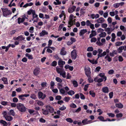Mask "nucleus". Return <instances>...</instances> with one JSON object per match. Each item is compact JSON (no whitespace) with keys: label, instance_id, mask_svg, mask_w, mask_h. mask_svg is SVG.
I'll list each match as a JSON object with an SVG mask.
<instances>
[{"label":"nucleus","instance_id":"f257e3e1","mask_svg":"<svg viewBox=\"0 0 126 126\" xmlns=\"http://www.w3.org/2000/svg\"><path fill=\"white\" fill-rule=\"evenodd\" d=\"M98 54L97 55V60H98L100 57H104L106 55L107 53H108L110 52V50L109 49H106V51H104L102 53L103 50L100 49H98Z\"/></svg>","mask_w":126,"mask_h":126},{"label":"nucleus","instance_id":"f03ea898","mask_svg":"<svg viewBox=\"0 0 126 126\" xmlns=\"http://www.w3.org/2000/svg\"><path fill=\"white\" fill-rule=\"evenodd\" d=\"M56 70L57 73L59 74L60 76H62L63 78L66 77V73L62 68L57 67L56 68Z\"/></svg>","mask_w":126,"mask_h":126},{"label":"nucleus","instance_id":"7ed1b4c3","mask_svg":"<svg viewBox=\"0 0 126 126\" xmlns=\"http://www.w3.org/2000/svg\"><path fill=\"white\" fill-rule=\"evenodd\" d=\"M16 107L19 111L22 112H25L27 109L23 104L20 103L17 104Z\"/></svg>","mask_w":126,"mask_h":126},{"label":"nucleus","instance_id":"20e7f679","mask_svg":"<svg viewBox=\"0 0 126 126\" xmlns=\"http://www.w3.org/2000/svg\"><path fill=\"white\" fill-rule=\"evenodd\" d=\"M1 9L3 12V15L4 16L6 17L12 14L10 11L8 10L7 8H1Z\"/></svg>","mask_w":126,"mask_h":126},{"label":"nucleus","instance_id":"39448f33","mask_svg":"<svg viewBox=\"0 0 126 126\" xmlns=\"http://www.w3.org/2000/svg\"><path fill=\"white\" fill-rule=\"evenodd\" d=\"M77 51L75 49H74L71 52V56L73 59H75L77 56Z\"/></svg>","mask_w":126,"mask_h":126},{"label":"nucleus","instance_id":"423d86ee","mask_svg":"<svg viewBox=\"0 0 126 126\" xmlns=\"http://www.w3.org/2000/svg\"><path fill=\"white\" fill-rule=\"evenodd\" d=\"M85 70L86 75L88 77H90L91 74L90 68L88 67H85Z\"/></svg>","mask_w":126,"mask_h":126},{"label":"nucleus","instance_id":"0eeeda50","mask_svg":"<svg viewBox=\"0 0 126 126\" xmlns=\"http://www.w3.org/2000/svg\"><path fill=\"white\" fill-rule=\"evenodd\" d=\"M46 109L48 110V112L52 113L54 112V110L53 108L50 106H46Z\"/></svg>","mask_w":126,"mask_h":126},{"label":"nucleus","instance_id":"6e6552de","mask_svg":"<svg viewBox=\"0 0 126 126\" xmlns=\"http://www.w3.org/2000/svg\"><path fill=\"white\" fill-rule=\"evenodd\" d=\"M38 96L39 98H41L43 99H44L46 96L45 94H44L41 92H39L38 93Z\"/></svg>","mask_w":126,"mask_h":126},{"label":"nucleus","instance_id":"1a4fd4ad","mask_svg":"<svg viewBox=\"0 0 126 126\" xmlns=\"http://www.w3.org/2000/svg\"><path fill=\"white\" fill-rule=\"evenodd\" d=\"M40 72V69L38 67L36 68L34 70L33 73L35 76L38 75Z\"/></svg>","mask_w":126,"mask_h":126},{"label":"nucleus","instance_id":"9d476101","mask_svg":"<svg viewBox=\"0 0 126 126\" xmlns=\"http://www.w3.org/2000/svg\"><path fill=\"white\" fill-rule=\"evenodd\" d=\"M105 74L104 73H99L98 76L101 78H102L104 79V81L105 82L107 80V77L105 76Z\"/></svg>","mask_w":126,"mask_h":126},{"label":"nucleus","instance_id":"9b49d317","mask_svg":"<svg viewBox=\"0 0 126 126\" xmlns=\"http://www.w3.org/2000/svg\"><path fill=\"white\" fill-rule=\"evenodd\" d=\"M58 64L60 66L62 67L63 65L65 64L64 61H63L61 59H60L58 62Z\"/></svg>","mask_w":126,"mask_h":126},{"label":"nucleus","instance_id":"f8f14e48","mask_svg":"<svg viewBox=\"0 0 126 126\" xmlns=\"http://www.w3.org/2000/svg\"><path fill=\"white\" fill-rule=\"evenodd\" d=\"M87 32V30L86 29H83L80 30L79 33V35L80 36H81L84 34L85 33Z\"/></svg>","mask_w":126,"mask_h":126},{"label":"nucleus","instance_id":"ddd939ff","mask_svg":"<svg viewBox=\"0 0 126 126\" xmlns=\"http://www.w3.org/2000/svg\"><path fill=\"white\" fill-rule=\"evenodd\" d=\"M105 19L102 17H100L96 20V22L98 23H102L104 21Z\"/></svg>","mask_w":126,"mask_h":126},{"label":"nucleus","instance_id":"4468645a","mask_svg":"<svg viewBox=\"0 0 126 126\" xmlns=\"http://www.w3.org/2000/svg\"><path fill=\"white\" fill-rule=\"evenodd\" d=\"M25 39V37H23L22 35L18 36L16 37V40L18 41H19L21 42L22 40H24Z\"/></svg>","mask_w":126,"mask_h":126},{"label":"nucleus","instance_id":"2eb2a0df","mask_svg":"<svg viewBox=\"0 0 126 126\" xmlns=\"http://www.w3.org/2000/svg\"><path fill=\"white\" fill-rule=\"evenodd\" d=\"M102 92L105 93H108L109 92V89L108 87H105L102 89Z\"/></svg>","mask_w":126,"mask_h":126},{"label":"nucleus","instance_id":"dca6fc26","mask_svg":"<svg viewBox=\"0 0 126 126\" xmlns=\"http://www.w3.org/2000/svg\"><path fill=\"white\" fill-rule=\"evenodd\" d=\"M66 52L65 50V49L64 47H63L61 49L60 52V54L61 55H64L66 54Z\"/></svg>","mask_w":126,"mask_h":126},{"label":"nucleus","instance_id":"f3484780","mask_svg":"<svg viewBox=\"0 0 126 126\" xmlns=\"http://www.w3.org/2000/svg\"><path fill=\"white\" fill-rule=\"evenodd\" d=\"M48 34V33L47 32H46L45 30H43L40 33L39 35L40 36H43L45 35H47Z\"/></svg>","mask_w":126,"mask_h":126},{"label":"nucleus","instance_id":"a211bd4d","mask_svg":"<svg viewBox=\"0 0 126 126\" xmlns=\"http://www.w3.org/2000/svg\"><path fill=\"white\" fill-rule=\"evenodd\" d=\"M106 55L105 57V59L109 62H111L112 60V58L110 57L108 54H106Z\"/></svg>","mask_w":126,"mask_h":126},{"label":"nucleus","instance_id":"6ab92c4d","mask_svg":"<svg viewBox=\"0 0 126 126\" xmlns=\"http://www.w3.org/2000/svg\"><path fill=\"white\" fill-rule=\"evenodd\" d=\"M76 7L75 6H73L69 8L68 9V12L70 13H72L75 10Z\"/></svg>","mask_w":126,"mask_h":126},{"label":"nucleus","instance_id":"aec40b11","mask_svg":"<svg viewBox=\"0 0 126 126\" xmlns=\"http://www.w3.org/2000/svg\"><path fill=\"white\" fill-rule=\"evenodd\" d=\"M15 114L14 111L13 110H10L9 112L8 113V114L10 116L12 115L13 116L15 115Z\"/></svg>","mask_w":126,"mask_h":126},{"label":"nucleus","instance_id":"412c9836","mask_svg":"<svg viewBox=\"0 0 126 126\" xmlns=\"http://www.w3.org/2000/svg\"><path fill=\"white\" fill-rule=\"evenodd\" d=\"M112 31L113 30H111V29L109 28H107L105 29V31L108 34H110Z\"/></svg>","mask_w":126,"mask_h":126},{"label":"nucleus","instance_id":"4be33fe9","mask_svg":"<svg viewBox=\"0 0 126 126\" xmlns=\"http://www.w3.org/2000/svg\"><path fill=\"white\" fill-rule=\"evenodd\" d=\"M25 18H24L22 17L21 18L20 17H19L17 19L18 23V24H20L21 23H23L25 20Z\"/></svg>","mask_w":126,"mask_h":126},{"label":"nucleus","instance_id":"5701e85b","mask_svg":"<svg viewBox=\"0 0 126 126\" xmlns=\"http://www.w3.org/2000/svg\"><path fill=\"white\" fill-rule=\"evenodd\" d=\"M5 119L7 121H12L13 119V117L10 116V115H8L6 117H5Z\"/></svg>","mask_w":126,"mask_h":126},{"label":"nucleus","instance_id":"b1692460","mask_svg":"<svg viewBox=\"0 0 126 126\" xmlns=\"http://www.w3.org/2000/svg\"><path fill=\"white\" fill-rule=\"evenodd\" d=\"M59 91L61 94L64 95H66L67 94V93L65 91L63 88L60 89Z\"/></svg>","mask_w":126,"mask_h":126},{"label":"nucleus","instance_id":"393cba45","mask_svg":"<svg viewBox=\"0 0 126 126\" xmlns=\"http://www.w3.org/2000/svg\"><path fill=\"white\" fill-rule=\"evenodd\" d=\"M118 13V11L117 10H115L114 12H110V15L112 16H113L117 14Z\"/></svg>","mask_w":126,"mask_h":126},{"label":"nucleus","instance_id":"a878e982","mask_svg":"<svg viewBox=\"0 0 126 126\" xmlns=\"http://www.w3.org/2000/svg\"><path fill=\"white\" fill-rule=\"evenodd\" d=\"M106 35V33L105 32H103L100 33L99 35V36L100 38L105 37Z\"/></svg>","mask_w":126,"mask_h":126},{"label":"nucleus","instance_id":"bb28decb","mask_svg":"<svg viewBox=\"0 0 126 126\" xmlns=\"http://www.w3.org/2000/svg\"><path fill=\"white\" fill-rule=\"evenodd\" d=\"M111 41L112 42H114L115 40V38L116 37V36L115 34L114 33H112L111 35Z\"/></svg>","mask_w":126,"mask_h":126},{"label":"nucleus","instance_id":"cd10ccee","mask_svg":"<svg viewBox=\"0 0 126 126\" xmlns=\"http://www.w3.org/2000/svg\"><path fill=\"white\" fill-rule=\"evenodd\" d=\"M117 52L116 50H113L112 52L110 53V55L111 57H113L114 56L115 54H117Z\"/></svg>","mask_w":126,"mask_h":126},{"label":"nucleus","instance_id":"c85d7f7f","mask_svg":"<svg viewBox=\"0 0 126 126\" xmlns=\"http://www.w3.org/2000/svg\"><path fill=\"white\" fill-rule=\"evenodd\" d=\"M0 123L1 125H3V126H7V123L2 120H0Z\"/></svg>","mask_w":126,"mask_h":126},{"label":"nucleus","instance_id":"c756f323","mask_svg":"<svg viewBox=\"0 0 126 126\" xmlns=\"http://www.w3.org/2000/svg\"><path fill=\"white\" fill-rule=\"evenodd\" d=\"M74 19V20H69V21L68 22V24L70 25V26H68V27H70L71 26L73 25L74 23H75V20Z\"/></svg>","mask_w":126,"mask_h":126},{"label":"nucleus","instance_id":"7c9ffc66","mask_svg":"<svg viewBox=\"0 0 126 126\" xmlns=\"http://www.w3.org/2000/svg\"><path fill=\"white\" fill-rule=\"evenodd\" d=\"M96 35V32L94 30H92L91 31V33L90 34L89 37L91 38L93 36H95Z\"/></svg>","mask_w":126,"mask_h":126},{"label":"nucleus","instance_id":"2f4dec72","mask_svg":"<svg viewBox=\"0 0 126 126\" xmlns=\"http://www.w3.org/2000/svg\"><path fill=\"white\" fill-rule=\"evenodd\" d=\"M35 10H33L32 9H31L28 11L27 13L29 15H30L32 13V15L33 16L35 14Z\"/></svg>","mask_w":126,"mask_h":126},{"label":"nucleus","instance_id":"473e14b6","mask_svg":"<svg viewBox=\"0 0 126 126\" xmlns=\"http://www.w3.org/2000/svg\"><path fill=\"white\" fill-rule=\"evenodd\" d=\"M25 56L26 57H28L29 59H32L33 58L32 55H30L28 53H26Z\"/></svg>","mask_w":126,"mask_h":126},{"label":"nucleus","instance_id":"72a5a7b5","mask_svg":"<svg viewBox=\"0 0 126 126\" xmlns=\"http://www.w3.org/2000/svg\"><path fill=\"white\" fill-rule=\"evenodd\" d=\"M88 60L89 61V62L92 64H97V62L96 60L94 61V60L93 59L92 60H90L89 59H88Z\"/></svg>","mask_w":126,"mask_h":126},{"label":"nucleus","instance_id":"f704fd0d","mask_svg":"<svg viewBox=\"0 0 126 126\" xmlns=\"http://www.w3.org/2000/svg\"><path fill=\"white\" fill-rule=\"evenodd\" d=\"M98 119H99L100 121H102L105 122L107 121V120H105L104 117L102 116H100L98 117Z\"/></svg>","mask_w":126,"mask_h":126},{"label":"nucleus","instance_id":"c9c22d12","mask_svg":"<svg viewBox=\"0 0 126 126\" xmlns=\"http://www.w3.org/2000/svg\"><path fill=\"white\" fill-rule=\"evenodd\" d=\"M116 106L119 108H122L123 107V106L121 103L116 104H115Z\"/></svg>","mask_w":126,"mask_h":126},{"label":"nucleus","instance_id":"e433bc0d","mask_svg":"<svg viewBox=\"0 0 126 126\" xmlns=\"http://www.w3.org/2000/svg\"><path fill=\"white\" fill-rule=\"evenodd\" d=\"M2 80L3 81L4 84H7L8 83L7 79L6 78L3 77L2 79Z\"/></svg>","mask_w":126,"mask_h":126},{"label":"nucleus","instance_id":"4c0bfd02","mask_svg":"<svg viewBox=\"0 0 126 126\" xmlns=\"http://www.w3.org/2000/svg\"><path fill=\"white\" fill-rule=\"evenodd\" d=\"M61 111L60 110L57 111L56 113L58 114L57 115H56V118H59L61 115L60 114Z\"/></svg>","mask_w":126,"mask_h":126},{"label":"nucleus","instance_id":"58836bf2","mask_svg":"<svg viewBox=\"0 0 126 126\" xmlns=\"http://www.w3.org/2000/svg\"><path fill=\"white\" fill-rule=\"evenodd\" d=\"M74 94V92L72 90H70L67 93V94H68L69 95H72Z\"/></svg>","mask_w":126,"mask_h":126},{"label":"nucleus","instance_id":"ea45409f","mask_svg":"<svg viewBox=\"0 0 126 126\" xmlns=\"http://www.w3.org/2000/svg\"><path fill=\"white\" fill-rule=\"evenodd\" d=\"M0 103L3 106L9 105L8 104V102L5 101H1Z\"/></svg>","mask_w":126,"mask_h":126},{"label":"nucleus","instance_id":"a19ab883","mask_svg":"<svg viewBox=\"0 0 126 126\" xmlns=\"http://www.w3.org/2000/svg\"><path fill=\"white\" fill-rule=\"evenodd\" d=\"M92 16H93L94 17H93L92 18L93 19L94 18L96 19L98 18L99 17V15L98 14H96L95 15H92Z\"/></svg>","mask_w":126,"mask_h":126},{"label":"nucleus","instance_id":"79ce46f5","mask_svg":"<svg viewBox=\"0 0 126 126\" xmlns=\"http://www.w3.org/2000/svg\"><path fill=\"white\" fill-rule=\"evenodd\" d=\"M89 94L93 97H94L95 96V94L93 91H90L89 92Z\"/></svg>","mask_w":126,"mask_h":126},{"label":"nucleus","instance_id":"37998d69","mask_svg":"<svg viewBox=\"0 0 126 126\" xmlns=\"http://www.w3.org/2000/svg\"><path fill=\"white\" fill-rule=\"evenodd\" d=\"M87 119H85L84 120H82V123L83 124V125H85L88 124V123L87 122Z\"/></svg>","mask_w":126,"mask_h":126},{"label":"nucleus","instance_id":"c03bdc74","mask_svg":"<svg viewBox=\"0 0 126 126\" xmlns=\"http://www.w3.org/2000/svg\"><path fill=\"white\" fill-rule=\"evenodd\" d=\"M104 30L101 28L98 29L97 30V32L98 33H101L104 32Z\"/></svg>","mask_w":126,"mask_h":126},{"label":"nucleus","instance_id":"a18cd8bd","mask_svg":"<svg viewBox=\"0 0 126 126\" xmlns=\"http://www.w3.org/2000/svg\"><path fill=\"white\" fill-rule=\"evenodd\" d=\"M42 110L43 111V113L44 114L47 115L48 114V110H44V109H43Z\"/></svg>","mask_w":126,"mask_h":126},{"label":"nucleus","instance_id":"49530a36","mask_svg":"<svg viewBox=\"0 0 126 126\" xmlns=\"http://www.w3.org/2000/svg\"><path fill=\"white\" fill-rule=\"evenodd\" d=\"M30 97L34 99H35L37 98L36 95L34 94H31Z\"/></svg>","mask_w":126,"mask_h":126},{"label":"nucleus","instance_id":"de8ad7c7","mask_svg":"<svg viewBox=\"0 0 126 126\" xmlns=\"http://www.w3.org/2000/svg\"><path fill=\"white\" fill-rule=\"evenodd\" d=\"M85 12V9L81 8L80 10V13L81 14L83 15Z\"/></svg>","mask_w":126,"mask_h":126},{"label":"nucleus","instance_id":"09e8293b","mask_svg":"<svg viewBox=\"0 0 126 126\" xmlns=\"http://www.w3.org/2000/svg\"><path fill=\"white\" fill-rule=\"evenodd\" d=\"M123 50V46H121L119 47L118 49V52L121 53L122 52V50Z\"/></svg>","mask_w":126,"mask_h":126},{"label":"nucleus","instance_id":"8fccbe9b","mask_svg":"<svg viewBox=\"0 0 126 126\" xmlns=\"http://www.w3.org/2000/svg\"><path fill=\"white\" fill-rule=\"evenodd\" d=\"M76 17L74 16L73 14H71L69 17V20H73V19L75 18Z\"/></svg>","mask_w":126,"mask_h":126},{"label":"nucleus","instance_id":"3c124183","mask_svg":"<svg viewBox=\"0 0 126 126\" xmlns=\"http://www.w3.org/2000/svg\"><path fill=\"white\" fill-rule=\"evenodd\" d=\"M108 25L106 23H103L101 24V26L103 28H106V27H107Z\"/></svg>","mask_w":126,"mask_h":126},{"label":"nucleus","instance_id":"603ef678","mask_svg":"<svg viewBox=\"0 0 126 126\" xmlns=\"http://www.w3.org/2000/svg\"><path fill=\"white\" fill-rule=\"evenodd\" d=\"M66 120L68 122L72 123L73 122V120L70 118H68L66 119Z\"/></svg>","mask_w":126,"mask_h":126},{"label":"nucleus","instance_id":"864d4df0","mask_svg":"<svg viewBox=\"0 0 126 126\" xmlns=\"http://www.w3.org/2000/svg\"><path fill=\"white\" fill-rule=\"evenodd\" d=\"M7 113L8 114L6 111H4L2 112V114L3 115V117L4 118H5V117L8 116L7 115Z\"/></svg>","mask_w":126,"mask_h":126},{"label":"nucleus","instance_id":"5fc2aeb1","mask_svg":"<svg viewBox=\"0 0 126 126\" xmlns=\"http://www.w3.org/2000/svg\"><path fill=\"white\" fill-rule=\"evenodd\" d=\"M80 98L82 100H84L85 99V97L84 95L82 93H80Z\"/></svg>","mask_w":126,"mask_h":126},{"label":"nucleus","instance_id":"6e6d98bb","mask_svg":"<svg viewBox=\"0 0 126 126\" xmlns=\"http://www.w3.org/2000/svg\"><path fill=\"white\" fill-rule=\"evenodd\" d=\"M122 43V42H118L116 43L115 45L116 46H119L121 45Z\"/></svg>","mask_w":126,"mask_h":126},{"label":"nucleus","instance_id":"4d7b16f0","mask_svg":"<svg viewBox=\"0 0 126 126\" xmlns=\"http://www.w3.org/2000/svg\"><path fill=\"white\" fill-rule=\"evenodd\" d=\"M23 94L19 95L18 96V97L19 99H21L22 100H25V98L23 97Z\"/></svg>","mask_w":126,"mask_h":126},{"label":"nucleus","instance_id":"13d9d810","mask_svg":"<svg viewBox=\"0 0 126 126\" xmlns=\"http://www.w3.org/2000/svg\"><path fill=\"white\" fill-rule=\"evenodd\" d=\"M56 80L58 82H59L60 83L61 82L62 80L59 77H56Z\"/></svg>","mask_w":126,"mask_h":126},{"label":"nucleus","instance_id":"bf43d9fd","mask_svg":"<svg viewBox=\"0 0 126 126\" xmlns=\"http://www.w3.org/2000/svg\"><path fill=\"white\" fill-rule=\"evenodd\" d=\"M93 48L92 47H89L87 49V50L88 51H91L93 50Z\"/></svg>","mask_w":126,"mask_h":126},{"label":"nucleus","instance_id":"052dcab7","mask_svg":"<svg viewBox=\"0 0 126 126\" xmlns=\"http://www.w3.org/2000/svg\"><path fill=\"white\" fill-rule=\"evenodd\" d=\"M37 104L38 105L41 106H43L44 104L43 102L41 101H38L37 102Z\"/></svg>","mask_w":126,"mask_h":126},{"label":"nucleus","instance_id":"680f3d73","mask_svg":"<svg viewBox=\"0 0 126 126\" xmlns=\"http://www.w3.org/2000/svg\"><path fill=\"white\" fill-rule=\"evenodd\" d=\"M73 83V86L74 87H76L78 86V84L77 81H74Z\"/></svg>","mask_w":126,"mask_h":126},{"label":"nucleus","instance_id":"e2e57ef3","mask_svg":"<svg viewBox=\"0 0 126 126\" xmlns=\"http://www.w3.org/2000/svg\"><path fill=\"white\" fill-rule=\"evenodd\" d=\"M70 106L71 108H75L77 107L76 105L73 103L71 104L70 105Z\"/></svg>","mask_w":126,"mask_h":126},{"label":"nucleus","instance_id":"0e129e2a","mask_svg":"<svg viewBox=\"0 0 126 126\" xmlns=\"http://www.w3.org/2000/svg\"><path fill=\"white\" fill-rule=\"evenodd\" d=\"M113 6L116 8H118L119 6V3H114L113 5Z\"/></svg>","mask_w":126,"mask_h":126},{"label":"nucleus","instance_id":"69168bd1","mask_svg":"<svg viewBox=\"0 0 126 126\" xmlns=\"http://www.w3.org/2000/svg\"><path fill=\"white\" fill-rule=\"evenodd\" d=\"M56 5H59L61 3V0H56Z\"/></svg>","mask_w":126,"mask_h":126},{"label":"nucleus","instance_id":"338daca9","mask_svg":"<svg viewBox=\"0 0 126 126\" xmlns=\"http://www.w3.org/2000/svg\"><path fill=\"white\" fill-rule=\"evenodd\" d=\"M63 88V89L65 90V91H66L67 93L68 92V91L70 89L67 86H65V87H64Z\"/></svg>","mask_w":126,"mask_h":126},{"label":"nucleus","instance_id":"774afa93","mask_svg":"<svg viewBox=\"0 0 126 126\" xmlns=\"http://www.w3.org/2000/svg\"><path fill=\"white\" fill-rule=\"evenodd\" d=\"M66 109V107L64 105H63L62 107L59 108V110H63Z\"/></svg>","mask_w":126,"mask_h":126}]
</instances>
